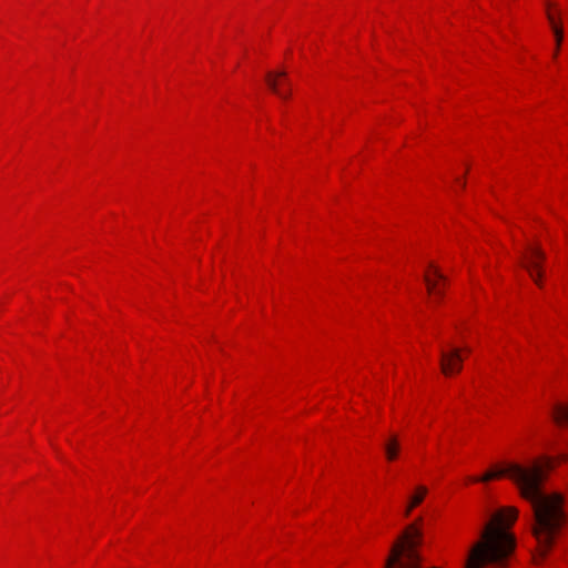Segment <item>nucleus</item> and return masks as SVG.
I'll use <instances>...</instances> for the list:
<instances>
[{
    "instance_id": "8",
    "label": "nucleus",
    "mask_w": 568,
    "mask_h": 568,
    "mask_svg": "<svg viewBox=\"0 0 568 568\" xmlns=\"http://www.w3.org/2000/svg\"><path fill=\"white\" fill-rule=\"evenodd\" d=\"M547 17H548V20L551 24V28H552V31H554V36H555V39H556V51H555V57L557 55L558 53V50H559V47L561 44V41H562V38H564V32H562V29L557 24L556 20H555V17L551 12H547Z\"/></svg>"
},
{
    "instance_id": "1",
    "label": "nucleus",
    "mask_w": 568,
    "mask_h": 568,
    "mask_svg": "<svg viewBox=\"0 0 568 568\" xmlns=\"http://www.w3.org/2000/svg\"><path fill=\"white\" fill-rule=\"evenodd\" d=\"M552 468L554 459L544 457L528 465L509 463L503 468L488 470L479 478H470L471 481L486 483L508 476L517 484L521 497L531 504L535 519L532 532L544 554L551 547L566 520L562 497L559 494L547 495L541 487Z\"/></svg>"
},
{
    "instance_id": "10",
    "label": "nucleus",
    "mask_w": 568,
    "mask_h": 568,
    "mask_svg": "<svg viewBox=\"0 0 568 568\" xmlns=\"http://www.w3.org/2000/svg\"><path fill=\"white\" fill-rule=\"evenodd\" d=\"M424 280L429 293H434L437 296L443 295V291L437 286V283L435 281L430 280L428 274H425Z\"/></svg>"
},
{
    "instance_id": "7",
    "label": "nucleus",
    "mask_w": 568,
    "mask_h": 568,
    "mask_svg": "<svg viewBox=\"0 0 568 568\" xmlns=\"http://www.w3.org/2000/svg\"><path fill=\"white\" fill-rule=\"evenodd\" d=\"M552 417L559 425L568 423V403L557 404L552 409Z\"/></svg>"
},
{
    "instance_id": "12",
    "label": "nucleus",
    "mask_w": 568,
    "mask_h": 568,
    "mask_svg": "<svg viewBox=\"0 0 568 568\" xmlns=\"http://www.w3.org/2000/svg\"><path fill=\"white\" fill-rule=\"evenodd\" d=\"M558 459H559L560 462H565V460H567V459H568V455H567V454H561V455H559V456H558Z\"/></svg>"
},
{
    "instance_id": "4",
    "label": "nucleus",
    "mask_w": 568,
    "mask_h": 568,
    "mask_svg": "<svg viewBox=\"0 0 568 568\" xmlns=\"http://www.w3.org/2000/svg\"><path fill=\"white\" fill-rule=\"evenodd\" d=\"M545 260V253L539 247H529L528 254L521 261V265L528 271L530 277L540 285L541 262Z\"/></svg>"
},
{
    "instance_id": "11",
    "label": "nucleus",
    "mask_w": 568,
    "mask_h": 568,
    "mask_svg": "<svg viewBox=\"0 0 568 568\" xmlns=\"http://www.w3.org/2000/svg\"><path fill=\"white\" fill-rule=\"evenodd\" d=\"M429 268L433 271L434 275L442 281H445V276L442 274V272L433 264H429Z\"/></svg>"
},
{
    "instance_id": "3",
    "label": "nucleus",
    "mask_w": 568,
    "mask_h": 568,
    "mask_svg": "<svg viewBox=\"0 0 568 568\" xmlns=\"http://www.w3.org/2000/svg\"><path fill=\"white\" fill-rule=\"evenodd\" d=\"M462 352L463 349L456 346L440 349V369L445 376H452L462 372L464 362Z\"/></svg>"
},
{
    "instance_id": "5",
    "label": "nucleus",
    "mask_w": 568,
    "mask_h": 568,
    "mask_svg": "<svg viewBox=\"0 0 568 568\" xmlns=\"http://www.w3.org/2000/svg\"><path fill=\"white\" fill-rule=\"evenodd\" d=\"M285 78H286L285 71L268 72L265 77L268 88L282 99H288L291 95L290 90L285 91L280 88L278 79H285ZM283 84H285L287 87L290 85L288 81H286V80L283 81Z\"/></svg>"
},
{
    "instance_id": "9",
    "label": "nucleus",
    "mask_w": 568,
    "mask_h": 568,
    "mask_svg": "<svg viewBox=\"0 0 568 568\" xmlns=\"http://www.w3.org/2000/svg\"><path fill=\"white\" fill-rule=\"evenodd\" d=\"M426 494H427V488L425 486H418L416 488L415 494L409 499V505L415 508L424 500Z\"/></svg>"
},
{
    "instance_id": "2",
    "label": "nucleus",
    "mask_w": 568,
    "mask_h": 568,
    "mask_svg": "<svg viewBox=\"0 0 568 568\" xmlns=\"http://www.w3.org/2000/svg\"><path fill=\"white\" fill-rule=\"evenodd\" d=\"M517 517L515 507H506L494 515L485 526L480 540L471 548L465 568H484L488 565L506 568L516 547L515 536L506 529Z\"/></svg>"
},
{
    "instance_id": "13",
    "label": "nucleus",
    "mask_w": 568,
    "mask_h": 568,
    "mask_svg": "<svg viewBox=\"0 0 568 568\" xmlns=\"http://www.w3.org/2000/svg\"><path fill=\"white\" fill-rule=\"evenodd\" d=\"M414 507H412L409 504L405 510V516H408L410 514V511L413 510Z\"/></svg>"
},
{
    "instance_id": "6",
    "label": "nucleus",
    "mask_w": 568,
    "mask_h": 568,
    "mask_svg": "<svg viewBox=\"0 0 568 568\" xmlns=\"http://www.w3.org/2000/svg\"><path fill=\"white\" fill-rule=\"evenodd\" d=\"M399 442L396 436H392L384 445L386 458L388 460H395L399 452Z\"/></svg>"
}]
</instances>
